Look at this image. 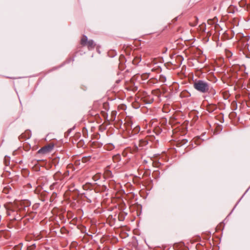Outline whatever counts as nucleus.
Returning a JSON list of instances; mask_svg holds the SVG:
<instances>
[{
  "instance_id": "obj_1",
  "label": "nucleus",
  "mask_w": 250,
  "mask_h": 250,
  "mask_svg": "<svg viewBox=\"0 0 250 250\" xmlns=\"http://www.w3.org/2000/svg\"><path fill=\"white\" fill-rule=\"evenodd\" d=\"M193 86L197 91L202 93L208 92L209 89V84L207 82L202 80L195 81Z\"/></svg>"
},
{
  "instance_id": "obj_2",
  "label": "nucleus",
  "mask_w": 250,
  "mask_h": 250,
  "mask_svg": "<svg viewBox=\"0 0 250 250\" xmlns=\"http://www.w3.org/2000/svg\"><path fill=\"white\" fill-rule=\"evenodd\" d=\"M81 44L83 45H86L89 48H93L94 46V43L92 40L88 41L87 38L83 36L81 39Z\"/></svg>"
},
{
  "instance_id": "obj_3",
  "label": "nucleus",
  "mask_w": 250,
  "mask_h": 250,
  "mask_svg": "<svg viewBox=\"0 0 250 250\" xmlns=\"http://www.w3.org/2000/svg\"><path fill=\"white\" fill-rule=\"evenodd\" d=\"M53 146L48 145L45 146L39 150V153H46L51 151L53 148Z\"/></svg>"
},
{
  "instance_id": "obj_4",
  "label": "nucleus",
  "mask_w": 250,
  "mask_h": 250,
  "mask_svg": "<svg viewBox=\"0 0 250 250\" xmlns=\"http://www.w3.org/2000/svg\"><path fill=\"white\" fill-rule=\"evenodd\" d=\"M141 61V59L140 57H136L133 61L134 64H136L138 62Z\"/></svg>"
},
{
  "instance_id": "obj_5",
  "label": "nucleus",
  "mask_w": 250,
  "mask_h": 250,
  "mask_svg": "<svg viewBox=\"0 0 250 250\" xmlns=\"http://www.w3.org/2000/svg\"><path fill=\"white\" fill-rule=\"evenodd\" d=\"M141 61V59L140 57H136L133 61L134 64H136L138 62Z\"/></svg>"
},
{
  "instance_id": "obj_6",
  "label": "nucleus",
  "mask_w": 250,
  "mask_h": 250,
  "mask_svg": "<svg viewBox=\"0 0 250 250\" xmlns=\"http://www.w3.org/2000/svg\"><path fill=\"white\" fill-rule=\"evenodd\" d=\"M7 188H5L4 189H3V191L6 193H7Z\"/></svg>"
}]
</instances>
